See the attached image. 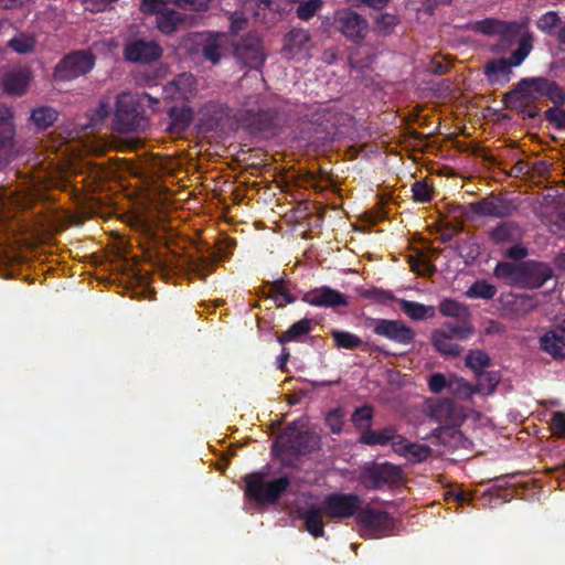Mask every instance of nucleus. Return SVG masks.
I'll use <instances>...</instances> for the list:
<instances>
[{"mask_svg":"<svg viewBox=\"0 0 565 565\" xmlns=\"http://www.w3.org/2000/svg\"><path fill=\"white\" fill-rule=\"evenodd\" d=\"M158 99L150 94L121 93L117 97L114 128L118 132H140L149 126V120L145 115V107H153Z\"/></svg>","mask_w":565,"mask_h":565,"instance_id":"f257e3e1","label":"nucleus"},{"mask_svg":"<svg viewBox=\"0 0 565 565\" xmlns=\"http://www.w3.org/2000/svg\"><path fill=\"white\" fill-rule=\"evenodd\" d=\"M243 481L245 494L259 504L277 503L291 482L288 476L266 481L263 472L248 473L243 477Z\"/></svg>","mask_w":565,"mask_h":565,"instance_id":"f03ea898","label":"nucleus"},{"mask_svg":"<svg viewBox=\"0 0 565 565\" xmlns=\"http://www.w3.org/2000/svg\"><path fill=\"white\" fill-rule=\"evenodd\" d=\"M512 95H522L526 98H546L554 106L565 105V88L556 81L544 76L522 78L515 88L507 93V97Z\"/></svg>","mask_w":565,"mask_h":565,"instance_id":"7ed1b4c3","label":"nucleus"},{"mask_svg":"<svg viewBox=\"0 0 565 565\" xmlns=\"http://www.w3.org/2000/svg\"><path fill=\"white\" fill-rule=\"evenodd\" d=\"M355 523L360 535L365 540L390 536L395 529L392 514L370 507L360 509Z\"/></svg>","mask_w":565,"mask_h":565,"instance_id":"20e7f679","label":"nucleus"},{"mask_svg":"<svg viewBox=\"0 0 565 565\" xmlns=\"http://www.w3.org/2000/svg\"><path fill=\"white\" fill-rule=\"evenodd\" d=\"M324 516L332 521H343L356 518L363 504V499L356 493H330L320 503Z\"/></svg>","mask_w":565,"mask_h":565,"instance_id":"39448f33","label":"nucleus"},{"mask_svg":"<svg viewBox=\"0 0 565 565\" xmlns=\"http://www.w3.org/2000/svg\"><path fill=\"white\" fill-rule=\"evenodd\" d=\"M95 65V56L87 51H75L65 55L54 68V78L68 82L86 75Z\"/></svg>","mask_w":565,"mask_h":565,"instance_id":"423d86ee","label":"nucleus"},{"mask_svg":"<svg viewBox=\"0 0 565 565\" xmlns=\"http://www.w3.org/2000/svg\"><path fill=\"white\" fill-rule=\"evenodd\" d=\"M403 480L402 469L391 462L372 463L364 468L362 481L369 490H380L385 486H397Z\"/></svg>","mask_w":565,"mask_h":565,"instance_id":"0eeeda50","label":"nucleus"},{"mask_svg":"<svg viewBox=\"0 0 565 565\" xmlns=\"http://www.w3.org/2000/svg\"><path fill=\"white\" fill-rule=\"evenodd\" d=\"M333 26L348 41L359 44L369 33V22L360 13L351 9H341L334 13Z\"/></svg>","mask_w":565,"mask_h":565,"instance_id":"6e6552de","label":"nucleus"},{"mask_svg":"<svg viewBox=\"0 0 565 565\" xmlns=\"http://www.w3.org/2000/svg\"><path fill=\"white\" fill-rule=\"evenodd\" d=\"M233 53L243 65L260 70L265 63L263 41L255 32H249L233 43Z\"/></svg>","mask_w":565,"mask_h":565,"instance_id":"1a4fd4ad","label":"nucleus"},{"mask_svg":"<svg viewBox=\"0 0 565 565\" xmlns=\"http://www.w3.org/2000/svg\"><path fill=\"white\" fill-rule=\"evenodd\" d=\"M470 211L479 216L505 218L518 211V204L502 194L490 193L486 198L472 202Z\"/></svg>","mask_w":565,"mask_h":565,"instance_id":"9d476101","label":"nucleus"},{"mask_svg":"<svg viewBox=\"0 0 565 565\" xmlns=\"http://www.w3.org/2000/svg\"><path fill=\"white\" fill-rule=\"evenodd\" d=\"M317 444V438L312 433L300 431L292 424L278 437L274 447H280L281 450L292 455H307L316 449Z\"/></svg>","mask_w":565,"mask_h":565,"instance_id":"9b49d317","label":"nucleus"},{"mask_svg":"<svg viewBox=\"0 0 565 565\" xmlns=\"http://www.w3.org/2000/svg\"><path fill=\"white\" fill-rule=\"evenodd\" d=\"M163 50L154 40L138 38L127 42L124 46V57L135 64H152L161 58Z\"/></svg>","mask_w":565,"mask_h":565,"instance_id":"f8f14e48","label":"nucleus"},{"mask_svg":"<svg viewBox=\"0 0 565 565\" xmlns=\"http://www.w3.org/2000/svg\"><path fill=\"white\" fill-rule=\"evenodd\" d=\"M230 114L231 109L223 104L215 102L205 104L198 114V130L203 134L223 130L230 119Z\"/></svg>","mask_w":565,"mask_h":565,"instance_id":"ddd939ff","label":"nucleus"},{"mask_svg":"<svg viewBox=\"0 0 565 565\" xmlns=\"http://www.w3.org/2000/svg\"><path fill=\"white\" fill-rule=\"evenodd\" d=\"M373 332L401 345H409L415 340V331L402 320L379 319Z\"/></svg>","mask_w":565,"mask_h":565,"instance_id":"4468645a","label":"nucleus"},{"mask_svg":"<svg viewBox=\"0 0 565 565\" xmlns=\"http://www.w3.org/2000/svg\"><path fill=\"white\" fill-rule=\"evenodd\" d=\"M311 35L305 29H292L284 38L282 55L301 61L310 56Z\"/></svg>","mask_w":565,"mask_h":565,"instance_id":"2eb2a0df","label":"nucleus"},{"mask_svg":"<svg viewBox=\"0 0 565 565\" xmlns=\"http://www.w3.org/2000/svg\"><path fill=\"white\" fill-rule=\"evenodd\" d=\"M302 300L310 306L320 308H339L349 306L348 296L329 286H321L307 291Z\"/></svg>","mask_w":565,"mask_h":565,"instance_id":"dca6fc26","label":"nucleus"},{"mask_svg":"<svg viewBox=\"0 0 565 565\" xmlns=\"http://www.w3.org/2000/svg\"><path fill=\"white\" fill-rule=\"evenodd\" d=\"M553 276V269L546 263L529 260L521 264L520 282L529 288H540Z\"/></svg>","mask_w":565,"mask_h":565,"instance_id":"f3484780","label":"nucleus"},{"mask_svg":"<svg viewBox=\"0 0 565 565\" xmlns=\"http://www.w3.org/2000/svg\"><path fill=\"white\" fill-rule=\"evenodd\" d=\"M523 234L522 227L516 222L503 221L489 232V241L500 248H505L513 243L522 242Z\"/></svg>","mask_w":565,"mask_h":565,"instance_id":"a211bd4d","label":"nucleus"},{"mask_svg":"<svg viewBox=\"0 0 565 565\" xmlns=\"http://www.w3.org/2000/svg\"><path fill=\"white\" fill-rule=\"evenodd\" d=\"M14 124L11 109L0 105V166L6 164L13 148Z\"/></svg>","mask_w":565,"mask_h":565,"instance_id":"6ab92c4d","label":"nucleus"},{"mask_svg":"<svg viewBox=\"0 0 565 565\" xmlns=\"http://www.w3.org/2000/svg\"><path fill=\"white\" fill-rule=\"evenodd\" d=\"M401 436L396 427L390 425L380 430L365 429L360 436V443L372 447L387 446L391 444L394 449V443H398Z\"/></svg>","mask_w":565,"mask_h":565,"instance_id":"aec40b11","label":"nucleus"},{"mask_svg":"<svg viewBox=\"0 0 565 565\" xmlns=\"http://www.w3.org/2000/svg\"><path fill=\"white\" fill-rule=\"evenodd\" d=\"M540 350L555 361L565 360V339L550 328L539 338Z\"/></svg>","mask_w":565,"mask_h":565,"instance_id":"412c9836","label":"nucleus"},{"mask_svg":"<svg viewBox=\"0 0 565 565\" xmlns=\"http://www.w3.org/2000/svg\"><path fill=\"white\" fill-rule=\"evenodd\" d=\"M394 451L412 462H423L431 455V448L424 444L408 443L401 436L398 443H394Z\"/></svg>","mask_w":565,"mask_h":565,"instance_id":"4be33fe9","label":"nucleus"},{"mask_svg":"<svg viewBox=\"0 0 565 565\" xmlns=\"http://www.w3.org/2000/svg\"><path fill=\"white\" fill-rule=\"evenodd\" d=\"M169 124L167 130L173 135H182L193 119V111L188 106H173L168 111Z\"/></svg>","mask_w":565,"mask_h":565,"instance_id":"5701e85b","label":"nucleus"},{"mask_svg":"<svg viewBox=\"0 0 565 565\" xmlns=\"http://www.w3.org/2000/svg\"><path fill=\"white\" fill-rule=\"evenodd\" d=\"M226 35L223 33H210L202 43V55L212 64H217L225 52Z\"/></svg>","mask_w":565,"mask_h":565,"instance_id":"b1692460","label":"nucleus"},{"mask_svg":"<svg viewBox=\"0 0 565 565\" xmlns=\"http://www.w3.org/2000/svg\"><path fill=\"white\" fill-rule=\"evenodd\" d=\"M31 72L28 68H19L8 73L3 78V87L8 94L20 96L29 86Z\"/></svg>","mask_w":565,"mask_h":565,"instance_id":"393cba45","label":"nucleus"},{"mask_svg":"<svg viewBox=\"0 0 565 565\" xmlns=\"http://www.w3.org/2000/svg\"><path fill=\"white\" fill-rule=\"evenodd\" d=\"M431 343L436 351L447 358H458L463 350L445 330H435L431 334Z\"/></svg>","mask_w":565,"mask_h":565,"instance_id":"a878e982","label":"nucleus"},{"mask_svg":"<svg viewBox=\"0 0 565 565\" xmlns=\"http://www.w3.org/2000/svg\"><path fill=\"white\" fill-rule=\"evenodd\" d=\"M186 21V15L180 11L168 8L163 13L156 18V26L166 34L171 35Z\"/></svg>","mask_w":565,"mask_h":565,"instance_id":"bb28decb","label":"nucleus"},{"mask_svg":"<svg viewBox=\"0 0 565 565\" xmlns=\"http://www.w3.org/2000/svg\"><path fill=\"white\" fill-rule=\"evenodd\" d=\"M323 516L324 513L321 504L319 507H310L301 515L305 529L316 539L324 535Z\"/></svg>","mask_w":565,"mask_h":565,"instance_id":"cd10ccee","label":"nucleus"},{"mask_svg":"<svg viewBox=\"0 0 565 565\" xmlns=\"http://www.w3.org/2000/svg\"><path fill=\"white\" fill-rule=\"evenodd\" d=\"M250 126L253 129L262 132H271L277 126V113L275 109H259L250 115Z\"/></svg>","mask_w":565,"mask_h":565,"instance_id":"c85d7f7f","label":"nucleus"},{"mask_svg":"<svg viewBox=\"0 0 565 565\" xmlns=\"http://www.w3.org/2000/svg\"><path fill=\"white\" fill-rule=\"evenodd\" d=\"M439 312L444 317L454 318L457 321L471 320V313L465 303L455 299L446 298L439 303Z\"/></svg>","mask_w":565,"mask_h":565,"instance_id":"c756f323","label":"nucleus"},{"mask_svg":"<svg viewBox=\"0 0 565 565\" xmlns=\"http://www.w3.org/2000/svg\"><path fill=\"white\" fill-rule=\"evenodd\" d=\"M511 99H514L512 108H514L519 114L523 116V118L535 119L540 116V107L534 104L535 98H526L522 95H512L511 97H507L504 95V102L509 103Z\"/></svg>","mask_w":565,"mask_h":565,"instance_id":"7c9ffc66","label":"nucleus"},{"mask_svg":"<svg viewBox=\"0 0 565 565\" xmlns=\"http://www.w3.org/2000/svg\"><path fill=\"white\" fill-rule=\"evenodd\" d=\"M511 73V65L507 61V58H497L489 61L484 66V75L489 83L494 84L500 81L501 77L504 78L505 82L509 81V75Z\"/></svg>","mask_w":565,"mask_h":565,"instance_id":"2f4dec72","label":"nucleus"},{"mask_svg":"<svg viewBox=\"0 0 565 565\" xmlns=\"http://www.w3.org/2000/svg\"><path fill=\"white\" fill-rule=\"evenodd\" d=\"M269 285L270 291L266 297L271 298L277 308H282L296 301V297L287 290V281L284 278L276 279Z\"/></svg>","mask_w":565,"mask_h":565,"instance_id":"473e14b6","label":"nucleus"},{"mask_svg":"<svg viewBox=\"0 0 565 565\" xmlns=\"http://www.w3.org/2000/svg\"><path fill=\"white\" fill-rule=\"evenodd\" d=\"M401 308L405 315H407L412 320H425L427 318L435 317V307L426 306L419 302L403 300L401 303Z\"/></svg>","mask_w":565,"mask_h":565,"instance_id":"72a5a7b5","label":"nucleus"},{"mask_svg":"<svg viewBox=\"0 0 565 565\" xmlns=\"http://www.w3.org/2000/svg\"><path fill=\"white\" fill-rule=\"evenodd\" d=\"M58 118V113L53 107L41 106L34 108L31 113V119L40 129H46L53 126Z\"/></svg>","mask_w":565,"mask_h":565,"instance_id":"f704fd0d","label":"nucleus"},{"mask_svg":"<svg viewBox=\"0 0 565 565\" xmlns=\"http://www.w3.org/2000/svg\"><path fill=\"white\" fill-rule=\"evenodd\" d=\"M477 384L475 386L476 393L492 394L500 382V374L495 371L488 372L486 370L476 374Z\"/></svg>","mask_w":565,"mask_h":565,"instance_id":"c9c22d12","label":"nucleus"},{"mask_svg":"<svg viewBox=\"0 0 565 565\" xmlns=\"http://www.w3.org/2000/svg\"><path fill=\"white\" fill-rule=\"evenodd\" d=\"M312 329L310 319H301L291 324L279 338V343H287L297 340L299 337L309 333Z\"/></svg>","mask_w":565,"mask_h":565,"instance_id":"e433bc0d","label":"nucleus"},{"mask_svg":"<svg viewBox=\"0 0 565 565\" xmlns=\"http://www.w3.org/2000/svg\"><path fill=\"white\" fill-rule=\"evenodd\" d=\"M454 403L449 398H441L430 405V416L439 423H449L454 416Z\"/></svg>","mask_w":565,"mask_h":565,"instance_id":"4c0bfd02","label":"nucleus"},{"mask_svg":"<svg viewBox=\"0 0 565 565\" xmlns=\"http://www.w3.org/2000/svg\"><path fill=\"white\" fill-rule=\"evenodd\" d=\"M458 323L445 322L439 330H445L451 338L467 340L475 333V327L471 320L457 321Z\"/></svg>","mask_w":565,"mask_h":565,"instance_id":"58836bf2","label":"nucleus"},{"mask_svg":"<svg viewBox=\"0 0 565 565\" xmlns=\"http://www.w3.org/2000/svg\"><path fill=\"white\" fill-rule=\"evenodd\" d=\"M448 391L458 399H468L471 398L473 394H476V388L473 385L457 376L449 377Z\"/></svg>","mask_w":565,"mask_h":565,"instance_id":"ea45409f","label":"nucleus"},{"mask_svg":"<svg viewBox=\"0 0 565 565\" xmlns=\"http://www.w3.org/2000/svg\"><path fill=\"white\" fill-rule=\"evenodd\" d=\"M490 362L491 360L488 353L479 349L470 350L465 358L466 366L471 369L476 374L488 367Z\"/></svg>","mask_w":565,"mask_h":565,"instance_id":"a19ab883","label":"nucleus"},{"mask_svg":"<svg viewBox=\"0 0 565 565\" xmlns=\"http://www.w3.org/2000/svg\"><path fill=\"white\" fill-rule=\"evenodd\" d=\"M533 47L532 36L524 34L519 41L518 49L511 53L507 61L512 66H519L526 58Z\"/></svg>","mask_w":565,"mask_h":565,"instance_id":"79ce46f5","label":"nucleus"},{"mask_svg":"<svg viewBox=\"0 0 565 565\" xmlns=\"http://www.w3.org/2000/svg\"><path fill=\"white\" fill-rule=\"evenodd\" d=\"M497 294L495 286L487 282L486 280H477L471 285L467 291V296L473 299L491 300Z\"/></svg>","mask_w":565,"mask_h":565,"instance_id":"37998d69","label":"nucleus"},{"mask_svg":"<svg viewBox=\"0 0 565 565\" xmlns=\"http://www.w3.org/2000/svg\"><path fill=\"white\" fill-rule=\"evenodd\" d=\"M494 276L499 279H508L510 281L521 280V265L499 262L493 271Z\"/></svg>","mask_w":565,"mask_h":565,"instance_id":"c03bdc74","label":"nucleus"},{"mask_svg":"<svg viewBox=\"0 0 565 565\" xmlns=\"http://www.w3.org/2000/svg\"><path fill=\"white\" fill-rule=\"evenodd\" d=\"M249 2L255 4V15L257 18H265L266 12H268L273 14L271 20H275L282 11L280 0H249Z\"/></svg>","mask_w":565,"mask_h":565,"instance_id":"a18cd8bd","label":"nucleus"},{"mask_svg":"<svg viewBox=\"0 0 565 565\" xmlns=\"http://www.w3.org/2000/svg\"><path fill=\"white\" fill-rule=\"evenodd\" d=\"M331 335L338 348L354 350L362 345V340L351 332L333 331Z\"/></svg>","mask_w":565,"mask_h":565,"instance_id":"49530a36","label":"nucleus"},{"mask_svg":"<svg viewBox=\"0 0 565 565\" xmlns=\"http://www.w3.org/2000/svg\"><path fill=\"white\" fill-rule=\"evenodd\" d=\"M561 22V18L555 11H548L542 14L536 21V26L540 31L547 35L555 34V30Z\"/></svg>","mask_w":565,"mask_h":565,"instance_id":"de8ad7c7","label":"nucleus"},{"mask_svg":"<svg viewBox=\"0 0 565 565\" xmlns=\"http://www.w3.org/2000/svg\"><path fill=\"white\" fill-rule=\"evenodd\" d=\"M322 0H307L299 3L296 9L297 17L302 21H309L322 8Z\"/></svg>","mask_w":565,"mask_h":565,"instance_id":"09e8293b","label":"nucleus"},{"mask_svg":"<svg viewBox=\"0 0 565 565\" xmlns=\"http://www.w3.org/2000/svg\"><path fill=\"white\" fill-rule=\"evenodd\" d=\"M372 418H373V408L369 405H364V406L358 407L353 412L351 420L359 429H362V428L370 429V426L372 424Z\"/></svg>","mask_w":565,"mask_h":565,"instance_id":"8fccbe9b","label":"nucleus"},{"mask_svg":"<svg viewBox=\"0 0 565 565\" xmlns=\"http://www.w3.org/2000/svg\"><path fill=\"white\" fill-rule=\"evenodd\" d=\"M544 118L555 129L565 130V108L563 106H553L544 111Z\"/></svg>","mask_w":565,"mask_h":565,"instance_id":"3c124183","label":"nucleus"},{"mask_svg":"<svg viewBox=\"0 0 565 565\" xmlns=\"http://www.w3.org/2000/svg\"><path fill=\"white\" fill-rule=\"evenodd\" d=\"M412 193L415 202L426 203L433 198L431 186L423 180L413 183Z\"/></svg>","mask_w":565,"mask_h":565,"instance_id":"603ef678","label":"nucleus"},{"mask_svg":"<svg viewBox=\"0 0 565 565\" xmlns=\"http://www.w3.org/2000/svg\"><path fill=\"white\" fill-rule=\"evenodd\" d=\"M397 24V19L394 14L381 13L375 20V29L377 33L387 35Z\"/></svg>","mask_w":565,"mask_h":565,"instance_id":"864d4df0","label":"nucleus"},{"mask_svg":"<svg viewBox=\"0 0 565 565\" xmlns=\"http://www.w3.org/2000/svg\"><path fill=\"white\" fill-rule=\"evenodd\" d=\"M503 26V23L495 19H484L478 21L475 24V31L484 35H493L499 33Z\"/></svg>","mask_w":565,"mask_h":565,"instance_id":"5fc2aeb1","label":"nucleus"},{"mask_svg":"<svg viewBox=\"0 0 565 565\" xmlns=\"http://www.w3.org/2000/svg\"><path fill=\"white\" fill-rule=\"evenodd\" d=\"M359 295L362 298L371 299L377 302H386L393 299V294L387 290H383L376 287H372L369 289H360Z\"/></svg>","mask_w":565,"mask_h":565,"instance_id":"6e6d98bb","label":"nucleus"},{"mask_svg":"<svg viewBox=\"0 0 565 565\" xmlns=\"http://www.w3.org/2000/svg\"><path fill=\"white\" fill-rule=\"evenodd\" d=\"M34 39L31 36H15L10 40L9 46L17 53L24 54L33 51Z\"/></svg>","mask_w":565,"mask_h":565,"instance_id":"4d7b16f0","label":"nucleus"},{"mask_svg":"<svg viewBox=\"0 0 565 565\" xmlns=\"http://www.w3.org/2000/svg\"><path fill=\"white\" fill-rule=\"evenodd\" d=\"M343 416L344 413L341 408H334L327 414L326 424L330 428L331 433L340 434L342 431Z\"/></svg>","mask_w":565,"mask_h":565,"instance_id":"13d9d810","label":"nucleus"},{"mask_svg":"<svg viewBox=\"0 0 565 565\" xmlns=\"http://www.w3.org/2000/svg\"><path fill=\"white\" fill-rule=\"evenodd\" d=\"M167 0H141L140 9L145 14H156L158 18L168 9Z\"/></svg>","mask_w":565,"mask_h":565,"instance_id":"bf43d9fd","label":"nucleus"},{"mask_svg":"<svg viewBox=\"0 0 565 565\" xmlns=\"http://www.w3.org/2000/svg\"><path fill=\"white\" fill-rule=\"evenodd\" d=\"M449 379L443 373H434L428 379V388L434 394H440L445 388L448 390Z\"/></svg>","mask_w":565,"mask_h":565,"instance_id":"052dcab7","label":"nucleus"},{"mask_svg":"<svg viewBox=\"0 0 565 565\" xmlns=\"http://www.w3.org/2000/svg\"><path fill=\"white\" fill-rule=\"evenodd\" d=\"M552 433L557 437L565 436V414L563 412H556L551 418Z\"/></svg>","mask_w":565,"mask_h":565,"instance_id":"680f3d73","label":"nucleus"},{"mask_svg":"<svg viewBox=\"0 0 565 565\" xmlns=\"http://www.w3.org/2000/svg\"><path fill=\"white\" fill-rule=\"evenodd\" d=\"M505 256L513 260H521L527 255V248L524 247L521 242L513 243L510 246L505 247Z\"/></svg>","mask_w":565,"mask_h":565,"instance_id":"e2e57ef3","label":"nucleus"},{"mask_svg":"<svg viewBox=\"0 0 565 565\" xmlns=\"http://www.w3.org/2000/svg\"><path fill=\"white\" fill-rule=\"evenodd\" d=\"M117 0H83L86 10L92 12H102Z\"/></svg>","mask_w":565,"mask_h":565,"instance_id":"0e129e2a","label":"nucleus"},{"mask_svg":"<svg viewBox=\"0 0 565 565\" xmlns=\"http://www.w3.org/2000/svg\"><path fill=\"white\" fill-rule=\"evenodd\" d=\"M529 172H530V169H529L527 162L524 160H519L511 168L510 175L518 178L522 174H527Z\"/></svg>","mask_w":565,"mask_h":565,"instance_id":"69168bd1","label":"nucleus"},{"mask_svg":"<svg viewBox=\"0 0 565 565\" xmlns=\"http://www.w3.org/2000/svg\"><path fill=\"white\" fill-rule=\"evenodd\" d=\"M174 85L178 89H182L183 86H190L192 87L194 84V77L192 74L183 73L179 75L174 81Z\"/></svg>","mask_w":565,"mask_h":565,"instance_id":"338daca9","label":"nucleus"},{"mask_svg":"<svg viewBox=\"0 0 565 565\" xmlns=\"http://www.w3.org/2000/svg\"><path fill=\"white\" fill-rule=\"evenodd\" d=\"M246 24V19L245 18H233L231 20V32L234 33V34H237L239 31H242L244 29Z\"/></svg>","mask_w":565,"mask_h":565,"instance_id":"774afa93","label":"nucleus"}]
</instances>
